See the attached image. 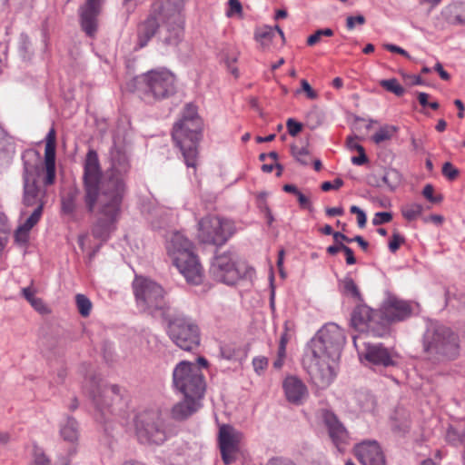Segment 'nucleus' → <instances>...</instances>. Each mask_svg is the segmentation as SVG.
<instances>
[{"instance_id":"nucleus-22","label":"nucleus","mask_w":465,"mask_h":465,"mask_svg":"<svg viewBox=\"0 0 465 465\" xmlns=\"http://www.w3.org/2000/svg\"><path fill=\"white\" fill-rule=\"evenodd\" d=\"M353 451L361 465H386L383 451L376 440H363L354 446Z\"/></svg>"},{"instance_id":"nucleus-3","label":"nucleus","mask_w":465,"mask_h":465,"mask_svg":"<svg viewBox=\"0 0 465 465\" xmlns=\"http://www.w3.org/2000/svg\"><path fill=\"white\" fill-rule=\"evenodd\" d=\"M96 178L90 169L85 176V190H84V203L88 213H93L97 209L100 216L92 227V234L94 238L105 242L112 232L115 230L123 201L114 197L98 193Z\"/></svg>"},{"instance_id":"nucleus-4","label":"nucleus","mask_w":465,"mask_h":465,"mask_svg":"<svg viewBox=\"0 0 465 465\" xmlns=\"http://www.w3.org/2000/svg\"><path fill=\"white\" fill-rule=\"evenodd\" d=\"M422 348L430 361H452L460 355V338L450 327L430 322L422 336Z\"/></svg>"},{"instance_id":"nucleus-34","label":"nucleus","mask_w":465,"mask_h":465,"mask_svg":"<svg viewBox=\"0 0 465 465\" xmlns=\"http://www.w3.org/2000/svg\"><path fill=\"white\" fill-rule=\"evenodd\" d=\"M77 189L69 191L62 198V211L66 214H73L76 209Z\"/></svg>"},{"instance_id":"nucleus-16","label":"nucleus","mask_w":465,"mask_h":465,"mask_svg":"<svg viewBox=\"0 0 465 465\" xmlns=\"http://www.w3.org/2000/svg\"><path fill=\"white\" fill-rule=\"evenodd\" d=\"M358 353L361 362L370 368H388L398 365V353L382 343L364 342Z\"/></svg>"},{"instance_id":"nucleus-47","label":"nucleus","mask_w":465,"mask_h":465,"mask_svg":"<svg viewBox=\"0 0 465 465\" xmlns=\"http://www.w3.org/2000/svg\"><path fill=\"white\" fill-rule=\"evenodd\" d=\"M366 20L362 15H350L346 19V27L348 30H353L356 25H363Z\"/></svg>"},{"instance_id":"nucleus-11","label":"nucleus","mask_w":465,"mask_h":465,"mask_svg":"<svg viewBox=\"0 0 465 465\" xmlns=\"http://www.w3.org/2000/svg\"><path fill=\"white\" fill-rule=\"evenodd\" d=\"M173 382L186 398L202 399L206 390L204 376L199 366L186 361L175 366Z\"/></svg>"},{"instance_id":"nucleus-26","label":"nucleus","mask_w":465,"mask_h":465,"mask_svg":"<svg viewBox=\"0 0 465 465\" xmlns=\"http://www.w3.org/2000/svg\"><path fill=\"white\" fill-rule=\"evenodd\" d=\"M40 346L43 354L51 360L56 355L63 352L62 348L59 346L57 337L54 335V329L49 324H46L40 336Z\"/></svg>"},{"instance_id":"nucleus-19","label":"nucleus","mask_w":465,"mask_h":465,"mask_svg":"<svg viewBox=\"0 0 465 465\" xmlns=\"http://www.w3.org/2000/svg\"><path fill=\"white\" fill-rule=\"evenodd\" d=\"M124 390L115 384H103L93 392V401L98 409L111 411L121 410L124 405Z\"/></svg>"},{"instance_id":"nucleus-24","label":"nucleus","mask_w":465,"mask_h":465,"mask_svg":"<svg viewBox=\"0 0 465 465\" xmlns=\"http://www.w3.org/2000/svg\"><path fill=\"white\" fill-rule=\"evenodd\" d=\"M55 130L51 128L45 137V184L51 185L55 180Z\"/></svg>"},{"instance_id":"nucleus-6","label":"nucleus","mask_w":465,"mask_h":465,"mask_svg":"<svg viewBox=\"0 0 465 465\" xmlns=\"http://www.w3.org/2000/svg\"><path fill=\"white\" fill-rule=\"evenodd\" d=\"M168 255L173 264L193 284H200L203 281V269L197 256L193 252L192 242L180 232L172 234L166 243Z\"/></svg>"},{"instance_id":"nucleus-17","label":"nucleus","mask_w":465,"mask_h":465,"mask_svg":"<svg viewBox=\"0 0 465 465\" xmlns=\"http://www.w3.org/2000/svg\"><path fill=\"white\" fill-rule=\"evenodd\" d=\"M167 332L173 343L183 351H192L200 345V330L193 322H168Z\"/></svg>"},{"instance_id":"nucleus-56","label":"nucleus","mask_w":465,"mask_h":465,"mask_svg":"<svg viewBox=\"0 0 465 465\" xmlns=\"http://www.w3.org/2000/svg\"><path fill=\"white\" fill-rule=\"evenodd\" d=\"M343 185V181L340 178H336L333 183L324 182L322 183L321 188L324 192H328L331 189L338 190Z\"/></svg>"},{"instance_id":"nucleus-42","label":"nucleus","mask_w":465,"mask_h":465,"mask_svg":"<svg viewBox=\"0 0 465 465\" xmlns=\"http://www.w3.org/2000/svg\"><path fill=\"white\" fill-rule=\"evenodd\" d=\"M292 334L290 333V328L287 322L284 324V331L282 333L280 338V343L278 350L280 351V354L282 356H286V345L288 341L291 340Z\"/></svg>"},{"instance_id":"nucleus-8","label":"nucleus","mask_w":465,"mask_h":465,"mask_svg":"<svg viewBox=\"0 0 465 465\" xmlns=\"http://www.w3.org/2000/svg\"><path fill=\"white\" fill-rule=\"evenodd\" d=\"M136 81L141 98L148 104L168 99L176 93L175 75L167 69L148 71Z\"/></svg>"},{"instance_id":"nucleus-1","label":"nucleus","mask_w":465,"mask_h":465,"mask_svg":"<svg viewBox=\"0 0 465 465\" xmlns=\"http://www.w3.org/2000/svg\"><path fill=\"white\" fill-rule=\"evenodd\" d=\"M183 0H156L147 18L137 28V46L143 48L156 35L163 48H175L184 34Z\"/></svg>"},{"instance_id":"nucleus-63","label":"nucleus","mask_w":465,"mask_h":465,"mask_svg":"<svg viewBox=\"0 0 465 465\" xmlns=\"http://www.w3.org/2000/svg\"><path fill=\"white\" fill-rule=\"evenodd\" d=\"M357 139H358V137H348L347 138L346 143H347L348 149H350L351 151H357V152L364 150L363 146L361 145L357 142Z\"/></svg>"},{"instance_id":"nucleus-21","label":"nucleus","mask_w":465,"mask_h":465,"mask_svg":"<svg viewBox=\"0 0 465 465\" xmlns=\"http://www.w3.org/2000/svg\"><path fill=\"white\" fill-rule=\"evenodd\" d=\"M381 310L385 315L391 314L396 318L403 319L417 316L416 311L419 310V304L401 300L394 294L387 292Z\"/></svg>"},{"instance_id":"nucleus-62","label":"nucleus","mask_w":465,"mask_h":465,"mask_svg":"<svg viewBox=\"0 0 465 465\" xmlns=\"http://www.w3.org/2000/svg\"><path fill=\"white\" fill-rule=\"evenodd\" d=\"M384 48L390 52L400 54L411 59V55L409 54V53L398 45H395L392 44H386V45H384Z\"/></svg>"},{"instance_id":"nucleus-14","label":"nucleus","mask_w":465,"mask_h":465,"mask_svg":"<svg viewBox=\"0 0 465 465\" xmlns=\"http://www.w3.org/2000/svg\"><path fill=\"white\" fill-rule=\"evenodd\" d=\"M234 232V223L228 219L207 215L198 222V238L203 243L222 246Z\"/></svg>"},{"instance_id":"nucleus-12","label":"nucleus","mask_w":465,"mask_h":465,"mask_svg":"<svg viewBox=\"0 0 465 465\" xmlns=\"http://www.w3.org/2000/svg\"><path fill=\"white\" fill-rule=\"evenodd\" d=\"M337 361L328 359L326 354L304 349L302 366L318 389H326L333 381Z\"/></svg>"},{"instance_id":"nucleus-49","label":"nucleus","mask_w":465,"mask_h":465,"mask_svg":"<svg viewBox=\"0 0 465 465\" xmlns=\"http://www.w3.org/2000/svg\"><path fill=\"white\" fill-rule=\"evenodd\" d=\"M392 220V214L391 213L388 212H380L375 213L372 223L373 225H380L383 223H390Z\"/></svg>"},{"instance_id":"nucleus-38","label":"nucleus","mask_w":465,"mask_h":465,"mask_svg":"<svg viewBox=\"0 0 465 465\" xmlns=\"http://www.w3.org/2000/svg\"><path fill=\"white\" fill-rule=\"evenodd\" d=\"M380 85L397 96H401L405 93V89L399 84L396 78L381 80Z\"/></svg>"},{"instance_id":"nucleus-46","label":"nucleus","mask_w":465,"mask_h":465,"mask_svg":"<svg viewBox=\"0 0 465 465\" xmlns=\"http://www.w3.org/2000/svg\"><path fill=\"white\" fill-rule=\"evenodd\" d=\"M434 187L431 184H426L422 190L423 196L432 203H438L442 201L441 195L434 196Z\"/></svg>"},{"instance_id":"nucleus-41","label":"nucleus","mask_w":465,"mask_h":465,"mask_svg":"<svg viewBox=\"0 0 465 465\" xmlns=\"http://www.w3.org/2000/svg\"><path fill=\"white\" fill-rule=\"evenodd\" d=\"M333 31L331 28L319 29L314 34L311 35L307 39V45L312 46L319 43L322 36H332Z\"/></svg>"},{"instance_id":"nucleus-23","label":"nucleus","mask_w":465,"mask_h":465,"mask_svg":"<svg viewBox=\"0 0 465 465\" xmlns=\"http://www.w3.org/2000/svg\"><path fill=\"white\" fill-rule=\"evenodd\" d=\"M104 0H86L81 7V25L87 35L93 36L97 30V17Z\"/></svg>"},{"instance_id":"nucleus-43","label":"nucleus","mask_w":465,"mask_h":465,"mask_svg":"<svg viewBox=\"0 0 465 465\" xmlns=\"http://www.w3.org/2000/svg\"><path fill=\"white\" fill-rule=\"evenodd\" d=\"M405 242V238L401 235L397 231H394L391 239L389 242V250L395 253L400 246Z\"/></svg>"},{"instance_id":"nucleus-18","label":"nucleus","mask_w":465,"mask_h":465,"mask_svg":"<svg viewBox=\"0 0 465 465\" xmlns=\"http://www.w3.org/2000/svg\"><path fill=\"white\" fill-rule=\"evenodd\" d=\"M242 434L231 425L223 424L219 429L218 443L225 465L234 462L241 453Z\"/></svg>"},{"instance_id":"nucleus-58","label":"nucleus","mask_w":465,"mask_h":465,"mask_svg":"<svg viewBox=\"0 0 465 465\" xmlns=\"http://www.w3.org/2000/svg\"><path fill=\"white\" fill-rule=\"evenodd\" d=\"M296 196H297L299 204L302 208L307 209L310 212H313L312 204L307 196H305L302 192H300Z\"/></svg>"},{"instance_id":"nucleus-33","label":"nucleus","mask_w":465,"mask_h":465,"mask_svg":"<svg viewBox=\"0 0 465 465\" xmlns=\"http://www.w3.org/2000/svg\"><path fill=\"white\" fill-rule=\"evenodd\" d=\"M374 311L362 302H359L352 311L351 320H372Z\"/></svg>"},{"instance_id":"nucleus-40","label":"nucleus","mask_w":465,"mask_h":465,"mask_svg":"<svg viewBox=\"0 0 465 465\" xmlns=\"http://www.w3.org/2000/svg\"><path fill=\"white\" fill-rule=\"evenodd\" d=\"M18 48L23 58H27L32 54V45L27 35L21 34L19 36Z\"/></svg>"},{"instance_id":"nucleus-59","label":"nucleus","mask_w":465,"mask_h":465,"mask_svg":"<svg viewBox=\"0 0 465 465\" xmlns=\"http://www.w3.org/2000/svg\"><path fill=\"white\" fill-rule=\"evenodd\" d=\"M274 36V30L273 28L272 27H266L264 29H262V31L260 32H257L255 34V37L257 40H261V39H272Z\"/></svg>"},{"instance_id":"nucleus-45","label":"nucleus","mask_w":465,"mask_h":465,"mask_svg":"<svg viewBox=\"0 0 465 465\" xmlns=\"http://www.w3.org/2000/svg\"><path fill=\"white\" fill-rule=\"evenodd\" d=\"M181 119L201 120L198 115L197 107L193 104H187L183 109Z\"/></svg>"},{"instance_id":"nucleus-29","label":"nucleus","mask_w":465,"mask_h":465,"mask_svg":"<svg viewBox=\"0 0 465 465\" xmlns=\"http://www.w3.org/2000/svg\"><path fill=\"white\" fill-rule=\"evenodd\" d=\"M355 328L366 325L368 332L374 337H384L390 333V322H351Z\"/></svg>"},{"instance_id":"nucleus-48","label":"nucleus","mask_w":465,"mask_h":465,"mask_svg":"<svg viewBox=\"0 0 465 465\" xmlns=\"http://www.w3.org/2000/svg\"><path fill=\"white\" fill-rule=\"evenodd\" d=\"M220 354L225 360H232L236 356V349L231 344H222L220 346Z\"/></svg>"},{"instance_id":"nucleus-25","label":"nucleus","mask_w":465,"mask_h":465,"mask_svg":"<svg viewBox=\"0 0 465 465\" xmlns=\"http://www.w3.org/2000/svg\"><path fill=\"white\" fill-rule=\"evenodd\" d=\"M282 387L288 401L294 404H301L308 394L305 384L295 376L287 377Z\"/></svg>"},{"instance_id":"nucleus-53","label":"nucleus","mask_w":465,"mask_h":465,"mask_svg":"<svg viewBox=\"0 0 465 465\" xmlns=\"http://www.w3.org/2000/svg\"><path fill=\"white\" fill-rule=\"evenodd\" d=\"M229 8L226 11V15L231 17L236 14H241L242 11V4L239 0H229Z\"/></svg>"},{"instance_id":"nucleus-35","label":"nucleus","mask_w":465,"mask_h":465,"mask_svg":"<svg viewBox=\"0 0 465 465\" xmlns=\"http://www.w3.org/2000/svg\"><path fill=\"white\" fill-rule=\"evenodd\" d=\"M341 284L342 286V292L344 293L351 294L359 302H362V296L351 277H344V279L341 281Z\"/></svg>"},{"instance_id":"nucleus-57","label":"nucleus","mask_w":465,"mask_h":465,"mask_svg":"<svg viewBox=\"0 0 465 465\" xmlns=\"http://www.w3.org/2000/svg\"><path fill=\"white\" fill-rule=\"evenodd\" d=\"M22 296L29 302L31 303L36 297L35 293L36 291L33 286V283H31L30 286L25 287L21 290Z\"/></svg>"},{"instance_id":"nucleus-64","label":"nucleus","mask_w":465,"mask_h":465,"mask_svg":"<svg viewBox=\"0 0 465 465\" xmlns=\"http://www.w3.org/2000/svg\"><path fill=\"white\" fill-rule=\"evenodd\" d=\"M358 156L351 157V163L355 165H363L368 162V157L365 153V150L358 152Z\"/></svg>"},{"instance_id":"nucleus-60","label":"nucleus","mask_w":465,"mask_h":465,"mask_svg":"<svg viewBox=\"0 0 465 465\" xmlns=\"http://www.w3.org/2000/svg\"><path fill=\"white\" fill-rule=\"evenodd\" d=\"M32 307L41 314L48 312V308L40 298H35L31 303Z\"/></svg>"},{"instance_id":"nucleus-54","label":"nucleus","mask_w":465,"mask_h":465,"mask_svg":"<svg viewBox=\"0 0 465 465\" xmlns=\"http://www.w3.org/2000/svg\"><path fill=\"white\" fill-rule=\"evenodd\" d=\"M252 366L257 373L263 371L268 366V359L266 357H256L252 360Z\"/></svg>"},{"instance_id":"nucleus-32","label":"nucleus","mask_w":465,"mask_h":465,"mask_svg":"<svg viewBox=\"0 0 465 465\" xmlns=\"http://www.w3.org/2000/svg\"><path fill=\"white\" fill-rule=\"evenodd\" d=\"M398 128L394 125H384L381 127L371 137L376 144L391 140L397 133Z\"/></svg>"},{"instance_id":"nucleus-44","label":"nucleus","mask_w":465,"mask_h":465,"mask_svg":"<svg viewBox=\"0 0 465 465\" xmlns=\"http://www.w3.org/2000/svg\"><path fill=\"white\" fill-rule=\"evenodd\" d=\"M441 171L442 174L450 181L455 180L460 173V171L450 162H446L443 164Z\"/></svg>"},{"instance_id":"nucleus-50","label":"nucleus","mask_w":465,"mask_h":465,"mask_svg":"<svg viewBox=\"0 0 465 465\" xmlns=\"http://www.w3.org/2000/svg\"><path fill=\"white\" fill-rule=\"evenodd\" d=\"M446 439L449 442H450L453 445H457L462 442L463 440L462 435L458 430L451 427L447 430Z\"/></svg>"},{"instance_id":"nucleus-13","label":"nucleus","mask_w":465,"mask_h":465,"mask_svg":"<svg viewBox=\"0 0 465 465\" xmlns=\"http://www.w3.org/2000/svg\"><path fill=\"white\" fill-rule=\"evenodd\" d=\"M135 434L143 444L160 445L167 439V433L161 414L157 411H143L134 419Z\"/></svg>"},{"instance_id":"nucleus-52","label":"nucleus","mask_w":465,"mask_h":465,"mask_svg":"<svg viewBox=\"0 0 465 465\" xmlns=\"http://www.w3.org/2000/svg\"><path fill=\"white\" fill-rule=\"evenodd\" d=\"M31 465H51L50 460L40 450H36L34 454V460Z\"/></svg>"},{"instance_id":"nucleus-51","label":"nucleus","mask_w":465,"mask_h":465,"mask_svg":"<svg viewBox=\"0 0 465 465\" xmlns=\"http://www.w3.org/2000/svg\"><path fill=\"white\" fill-rule=\"evenodd\" d=\"M288 133L292 136H296L302 129V124L292 118H289L286 122Z\"/></svg>"},{"instance_id":"nucleus-28","label":"nucleus","mask_w":465,"mask_h":465,"mask_svg":"<svg viewBox=\"0 0 465 465\" xmlns=\"http://www.w3.org/2000/svg\"><path fill=\"white\" fill-rule=\"evenodd\" d=\"M201 399H191L184 397V400L175 404L172 410V415L176 420H184L195 412L198 409V401Z\"/></svg>"},{"instance_id":"nucleus-30","label":"nucleus","mask_w":465,"mask_h":465,"mask_svg":"<svg viewBox=\"0 0 465 465\" xmlns=\"http://www.w3.org/2000/svg\"><path fill=\"white\" fill-rule=\"evenodd\" d=\"M60 434L62 438L69 442H75L79 438L78 422L73 417H67L61 424Z\"/></svg>"},{"instance_id":"nucleus-15","label":"nucleus","mask_w":465,"mask_h":465,"mask_svg":"<svg viewBox=\"0 0 465 465\" xmlns=\"http://www.w3.org/2000/svg\"><path fill=\"white\" fill-rule=\"evenodd\" d=\"M210 273L213 278L227 285L235 284L245 273V265L239 262L236 252L232 251L216 254Z\"/></svg>"},{"instance_id":"nucleus-27","label":"nucleus","mask_w":465,"mask_h":465,"mask_svg":"<svg viewBox=\"0 0 465 465\" xmlns=\"http://www.w3.org/2000/svg\"><path fill=\"white\" fill-rule=\"evenodd\" d=\"M40 220V208L36 211H33L28 218L25 221V223L18 226V228L15 232V240L16 242L20 244H25L29 239V232L31 229L39 222Z\"/></svg>"},{"instance_id":"nucleus-31","label":"nucleus","mask_w":465,"mask_h":465,"mask_svg":"<svg viewBox=\"0 0 465 465\" xmlns=\"http://www.w3.org/2000/svg\"><path fill=\"white\" fill-rule=\"evenodd\" d=\"M382 184L388 186L391 191L395 190L401 183V174L393 168L387 169L381 177Z\"/></svg>"},{"instance_id":"nucleus-7","label":"nucleus","mask_w":465,"mask_h":465,"mask_svg":"<svg viewBox=\"0 0 465 465\" xmlns=\"http://www.w3.org/2000/svg\"><path fill=\"white\" fill-rule=\"evenodd\" d=\"M24 163L23 172V198L22 204L24 208L21 214L27 213L26 208L34 207V211L40 208V217L44 209L45 190L38 185V179L42 171V163L40 153L35 150H29L22 155Z\"/></svg>"},{"instance_id":"nucleus-5","label":"nucleus","mask_w":465,"mask_h":465,"mask_svg":"<svg viewBox=\"0 0 465 465\" xmlns=\"http://www.w3.org/2000/svg\"><path fill=\"white\" fill-rule=\"evenodd\" d=\"M133 290L138 310L145 316L163 320H178V312L164 300V291L155 282L136 276Z\"/></svg>"},{"instance_id":"nucleus-36","label":"nucleus","mask_w":465,"mask_h":465,"mask_svg":"<svg viewBox=\"0 0 465 465\" xmlns=\"http://www.w3.org/2000/svg\"><path fill=\"white\" fill-rule=\"evenodd\" d=\"M75 304L82 317L86 318L90 315L93 304L90 299L87 298L84 294H76Z\"/></svg>"},{"instance_id":"nucleus-61","label":"nucleus","mask_w":465,"mask_h":465,"mask_svg":"<svg viewBox=\"0 0 465 465\" xmlns=\"http://www.w3.org/2000/svg\"><path fill=\"white\" fill-rule=\"evenodd\" d=\"M268 465H296L292 460L283 457H274L268 460Z\"/></svg>"},{"instance_id":"nucleus-37","label":"nucleus","mask_w":465,"mask_h":465,"mask_svg":"<svg viewBox=\"0 0 465 465\" xmlns=\"http://www.w3.org/2000/svg\"><path fill=\"white\" fill-rule=\"evenodd\" d=\"M422 205L416 203L405 204L401 209L403 217L408 221L415 220L422 213Z\"/></svg>"},{"instance_id":"nucleus-20","label":"nucleus","mask_w":465,"mask_h":465,"mask_svg":"<svg viewBox=\"0 0 465 465\" xmlns=\"http://www.w3.org/2000/svg\"><path fill=\"white\" fill-rule=\"evenodd\" d=\"M322 417L332 444L340 451L344 450L345 448L350 444V435L345 426L331 411H322Z\"/></svg>"},{"instance_id":"nucleus-10","label":"nucleus","mask_w":465,"mask_h":465,"mask_svg":"<svg viewBox=\"0 0 465 465\" xmlns=\"http://www.w3.org/2000/svg\"><path fill=\"white\" fill-rule=\"evenodd\" d=\"M346 336L342 328L335 322H326L304 349L326 354L328 359L339 361Z\"/></svg>"},{"instance_id":"nucleus-39","label":"nucleus","mask_w":465,"mask_h":465,"mask_svg":"<svg viewBox=\"0 0 465 465\" xmlns=\"http://www.w3.org/2000/svg\"><path fill=\"white\" fill-rule=\"evenodd\" d=\"M292 153L295 159L302 165L310 164V154L306 148H299L296 145L291 147Z\"/></svg>"},{"instance_id":"nucleus-2","label":"nucleus","mask_w":465,"mask_h":465,"mask_svg":"<svg viewBox=\"0 0 465 465\" xmlns=\"http://www.w3.org/2000/svg\"><path fill=\"white\" fill-rule=\"evenodd\" d=\"M109 163L104 173L97 153L94 150L88 151L84 163V190L85 176L92 169L95 174L98 193L123 201L127 192L126 181L132 170L131 155L124 147L114 145L109 151Z\"/></svg>"},{"instance_id":"nucleus-55","label":"nucleus","mask_w":465,"mask_h":465,"mask_svg":"<svg viewBox=\"0 0 465 465\" xmlns=\"http://www.w3.org/2000/svg\"><path fill=\"white\" fill-rule=\"evenodd\" d=\"M301 90L306 94V96L309 99H316L318 97V94L312 88L310 84L305 79L301 80Z\"/></svg>"},{"instance_id":"nucleus-9","label":"nucleus","mask_w":465,"mask_h":465,"mask_svg":"<svg viewBox=\"0 0 465 465\" xmlns=\"http://www.w3.org/2000/svg\"><path fill=\"white\" fill-rule=\"evenodd\" d=\"M202 120L180 119L172 131L175 145L181 151L184 163L194 170L197 167L198 144L202 136Z\"/></svg>"}]
</instances>
